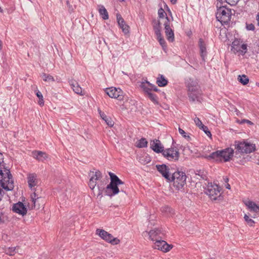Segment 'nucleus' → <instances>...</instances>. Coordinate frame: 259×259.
Listing matches in <instances>:
<instances>
[{
    "mask_svg": "<svg viewBox=\"0 0 259 259\" xmlns=\"http://www.w3.org/2000/svg\"><path fill=\"white\" fill-rule=\"evenodd\" d=\"M186 176L185 172L177 171L172 174L168 181H173L174 186L178 190L182 189L186 184Z\"/></svg>",
    "mask_w": 259,
    "mask_h": 259,
    "instance_id": "20e7f679",
    "label": "nucleus"
},
{
    "mask_svg": "<svg viewBox=\"0 0 259 259\" xmlns=\"http://www.w3.org/2000/svg\"><path fill=\"white\" fill-rule=\"evenodd\" d=\"M200 129L202 130L207 135V136H208V137H211V133L209 131L208 127L205 126V125H203V126H202V127L200 128Z\"/></svg>",
    "mask_w": 259,
    "mask_h": 259,
    "instance_id": "c03bdc74",
    "label": "nucleus"
},
{
    "mask_svg": "<svg viewBox=\"0 0 259 259\" xmlns=\"http://www.w3.org/2000/svg\"><path fill=\"white\" fill-rule=\"evenodd\" d=\"M238 81L243 85L247 84L249 82L248 77L245 75H238Z\"/></svg>",
    "mask_w": 259,
    "mask_h": 259,
    "instance_id": "473e14b6",
    "label": "nucleus"
},
{
    "mask_svg": "<svg viewBox=\"0 0 259 259\" xmlns=\"http://www.w3.org/2000/svg\"><path fill=\"white\" fill-rule=\"evenodd\" d=\"M31 198L32 200V202H33V206L32 207L34 208H37L38 209L39 208V205L37 206L36 202L38 201L39 199L41 198V197L38 196V195L34 192L31 195Z\"/></svg>",
    "mask_w": 259,
    "mask_h": 259,
    "instance_id": "bb28decb",
    "label": "nucleus"
},
{
    "mask_svg": "<svg viewBox=\"0 0 259 259\" xmlns=\"http://www.w3.org/2000/svg\"><path fill=\"white\" fill-rule=\"evenodd\" d=\"M220 188L219 186L211 183H208L206 189L205 193L213 200H221L222 196L220 194Z\"/></svg>",
    "mask_w": 259,
    "mask_h": 259,
    "instance_id": "423d86ee",
    "label": "nucleus"
},
{
    "mask_svg": "<svg viewBox=\"0 0 259 259\" xmlns=\"http://www.w3.org/2000/svg\"><path fill=\"white\" fill-rule=\"evenodd\" d=\"M120 189H121V192H124V193H125V190H124V188H122V187H121V188H120Z\"/></svg>",
    "mask_w": 259,
    "mask_h": 259,
    "instance_id": "bf43d9fd",
    "label": "nucleus"
},
{
    "mask_svg": "<svg viewBox=\"0 0 259 259\" xmlns=\"http://www.w3.org/2000/svg\"><path fill=\"white\" fill-rule=\"evenodd\" d=\"M99 12L100 15L102 16V17L104 20H107L108 19L109 16L108 12L103 6H100Z\"/></svg>",
    "mask_w": 259,
    "mask_h": 259,
    "instance_id": "c756f323",
    "label": "nucleus"
},
{
    "mask_svg": "<svg viewBox=\"0 0 259 259\" xmlns=\"http://www.w3.org/2000/svg\"><path fill=\"white\" fill-rule=\"evenodd\" d=\"M221 150H218L215 152H212L209 156H208L207 158L209 159H214L217 161H221L222 157H221Z\"/></svg>",
    "mask_w": 259,
    "mask_h": 259,
    "instance_id": "393cba45",
    "label": "nucleus"
},
{
    "mask_svg": "<svg viewBox=\"0 0 259 259\" xmlns=\"http://www.w3.org/2000/svg\"><path fill=\"white\" fill-rule=\"evenodd\" d=\"M36 96L39 99V98H42L43 96L41 94V93L39 91H37L36 94Z\"/></svg>",
    "mask_w": 259,
    "mask_h": 259,
    "instance_id": "8fccbe9b",
    "label": "nucleus"
},
{
    "mask_svg": "<svg viewBox=\"0 0 259 259\" xmlns=\"http://www.w3.org/2000/svg\"><path fill=\"white\" fill-rule=\"evenodd\" d=\"M200 95V91L196 92L195 93L194 92H188V97L190 101L192 102L195 101L199 97V96Z\"/></svg>",
    "mask_w": 259,
    "mask_h": 259,
    "instance_id": "2f4dec72",
    "label": "nucleus"
},
{
    "mask_svg": "<svg viewBox=\"0 0 259 259\" xmlns=\"http://www.w3.org/2000/svg\"><path fill=\"white\" fill-rule=\"evenodd\" d=\"M196 175L200 177L201 179L202 180H206V175L205 174V172L203 170H197L195 171Z\"/></svg>",
    "mask_w": 259,
    "mask_h": 259,
    "instance_id": "e433bc0d",
    "label": "nucleus"
},
{
    "mask_svg": "<svg viewBox=\"0 0 259 259\" xmlns=\"http://www.w3.org/2000/svg\"><path fill=\"white\" fill-rule=\"evenodd\" d=\"M153 247L155 249L160 250L164 252H166L172 248V245L167 244L166 242L160 239L155 241Z\"/></svg>",
    "mask_w": 259,
    "mask_h": 259,
    "instance_id": "9d476101",
    "label": "nucleus"
},
{
    "mask_svg": "<svg viewBox=\"0 0 259 259\" xmlns=\"http://www.w3.org/2000/svg\"><path fill=\"white\" fill-rule=\"evenodd\" d=\"M101 117L103 119L106 124L110 127H112L114 125V121L110 117H107L106 114L102 112L100 110L98 109Z\"/></svg>",
    "mask_w": 259,
    "mask_h": 259,
    "instance_id": "b1692460",
    "label": "nucleus"
},
{
    "mask_svg": "<svg viewBox=\"0 0 259 259\" xmlns=\"http://www.w3.org/2000/svg\"><path fill=\"white\" fill-rule=\"evenodd\" d=\"M232 49L231 50L233 51L235 53L236 52H239L240 51V41L238 39L235 40L232 43Z\"/></svg>",
    "mask_w": 259,
    "mask_h": 259,
    "instance_id": "c85d7f7f",
    "label": "nucleus"
},
{
    "mask_svg": "<svg viewBox=\"0 0 259 259\" xmlns=\"http://www.w3.org/2000/svg\"><path fill=\"white\" fill-rule=\"evenodd\" d=\"M151 148L156 153H162L164 151V147L159 140L155 139L150 142Z\"/></svg>",
    "mask_w": 259,
    "mask_h": 259,
    "instance_id": "dca6fc26",
    "label": "nucleus"
},
{
    "mask_svg": "<svg viewBox=\"0 0 259 259\" xmlns=\"http://www.w3.org/2000/svg\"><path fill=\"white\" fill-rule=\"evenodd\" d=\"M3 12V9L0 7V12L2 13Z\"/></svg>",
    "mask_w": 259,
    "mask_h": 259,
    "instance_id": "680f3d73",
    "label": "nucleus"
},
{
    "mask_svg": "<svg viewBox=\"0 0 259 259\" xmlns=\"http://www.w3.org/2000/svg\"><path fill=\"white\" fill-rule=\"evenodd\" d=\"M157 39H158L160 45L162 46L163 49L166 47V42L162 36V34H160L159 35H156Z\"/></svg>",
    "mask_w": 259,
    "mask_h": 259,
    "instance_id": "c9c22d12",
    "label": "nucleus"
},
{
    "mask_svg": "<svg viewBox=\"0 0 259 259\" xmlns=\"http://www.w3.org/2000/svg\"><path fill=\"white\" fill-rule=\"evenodd\" d=\"M252 218H255V215H253V216H252Z\"/></svg>",
    "mask_w": 259,
    "mask_h": 259,
    "instance_id": "69168bd1",
    "label": "nucleus"
},
{
    "mask_svg": "<svg viewBox=\"0 0 259 259\" xmlns=\"http://www.w3.org/2000/svg\"><path fill=\"white\" fill-rule=\"evenodd\" d=\"M0 184L7 191H11L14 189V182L9 170L5 169L3 171L0 169Z\"/></svg>",
    "mask_w": 259,
    "mask_h": 259,
    "instance_id": "f03ea898",
    "label": "nucleus"
},
{
    "mask_svg": "<svg viewBox=\"0 0 259 259\" xmlns=\"http://www.w3.org/2000/svg\"><path fill=\"white\" fill-rule=\"evenodd\" d=\"M170 21L169 18L168 17H166V21L164 23V26L167 39L170 42H172L175 39L174 32L170 27Z\"/></svg>",
    "mask_w": 259,
    "mask_h": 259,
    "instance_id": "9b49d317",
    "label": "nucleus"
},
{
    "mask_svg": "<svg viewBox=\"0 0 259 259\" xmlns=\"http://www.w3.org/2000/svg\"><path fill=\"white\" fill-rule=\"evenodd\" d=\"M148 142L144 138L141 139L137 143V147L139 148H144L147 146Z\"/></svg>",
    "mask_w": 259,
    "mask_h": 259,
    "instance_id": "72a5a7b5",
    "label": "nucleus"
},
{
    "mask_svg": "<svg viewBox=\"0 0 259 259\" xmlns=\"http://www.w3.org/2000/svg\"><path fill=\"white\" fill-rule=\"evenodd\" d=\"M158 17L160 19L165 18L166 17H167L166 13L165 12L164 10L162 8H160L158 11Z\"/></svg>",
    "mask_w": 259,
    "mask_h": 259,
    "instance_id": "58836bf2",
    "label": "nucleus"
},
{
    "mask_svg": "<svg viewBox=\"0 0 259 259\" xmlns=\"http://www.w3.org/2000/svg\"><path fill=\"white\" fill-rule=\"evenodd\" d=\"M236 153L241 154H249L256 150L255 145L246 141H235L234 143Z\"/></svg>",
    "mask_w": 259,
    "mask_h": 259,
    "instance_id": "7ed1b4c3",
    "label": "nucleus"
},
{
    "mask_svg": "<svg viewBox=\"0 0 259 259\" xmlns=\"http://www.w3.org/2000/svg\"><path fill=\"white\" fill-rule=\"evenodd\" d=\"M97 259H102V258H101V257H98L97 258Z\"/></svg>",
    "mask_w": 259,
    "mask_h": 259,
    "instance_id": "0e129e2a",
    "label": "nucleus"
},
{
    "mask_svg": "<svg viewBox=\"0 0 259 259\" xmlns=\"http://www.w3.org/2000/svg\"><path fill=\"white\" fill-rule=\"evenodd\" d=\"M151 83L148 81L142 82L140 85V87L144 90L146 94L151 92L150 85Z\"/></svg>",
    "mask_w": 259,
    "mask_h": 259,
    "instance_id": "7c9ffc66",
    "label": "nucleus"
},
{
    "mask_svg": "<svg viewBox=\"0 0 259 259\" xmlns=\"http://www.w3.org/2000/svg\"><path fill=\"white\" fill-rule=\"evenodd\" d=\"M256 20L257 21V24L259 26V12L257 13L256 16Z\"/></svg>",
    "mask_w": 259,
    "mask_h": 259,
    "instance_id": "864d4df0",
    "label": "nucleus"
},
{
    "mask_svg": "<svg viewBox=\"0 0 259 259\" xmlns=\"http://www.w3.org/2000/svg\"><path fill=\"white\" fill-rule=\"evenodd\" d=\"M226 188L228 189H230V185L228 183H227V184L226 185Z\"/></svg>",
    "mask_w": 259,
    "mask_h": 259,
    "instance_id": "4d7b16f0",
    "label": "nucleus"
},
{
    "mask_svg": "<svg viewBox=\"0 0 259 259\" xmlns=\"http://www.w3.org/2000/svg\"><path fill=\"white\" fill-rule=\"evenodd\" d=\"M92 174L89 181V185L92 190H94L97 185L96 181L102 177V174L99 170H97L95 172L93 171Z\"/></svg>",
    "mask_w": 259,
    "mask_h": 259,
    "instance_id": "ddd939ff",
    "label": "nucleus"
},
{
    "mask_svg": "<svg viewBox=\"0 0 259 259\" xmlns=\"http://www.w3.org/2000/svg\"><path fill=\"white\" fill-rule=\"evenodd\" d=\"M179 132L180 134L183 136V137L185 138L190 139V136H187L186 133L185 132V131L180 127L179 128Z\"/></svg>",
    "mask_w": 259,
    "mask_h": 259,
    "instance_id": "49530a36",
    "label": "nucleus"
},
{
    "mask_svg": "<svg viewBox=\"0 0 259 259\" xmlns=\"http://www.w3.org/2000/svg\"><path fill=\"white\" fill-rule=\"evenodd\" d=\"M117 20L120 28L124 34L129 33L130 27L125 24L124 20L119 14L117 15Z\"/></svg>",
    "mask_w": 259,
    "mask_h": 259,
    "instance_id": "a211bd4d",
    "label": "nucleus"
},
{
    "mask_svg": "<svg viewBox=\"0 0 259 259\" xmlns=\"http://www.w3.org/2000/svg\"><path fill=\"white\" fill-rule=\"evenodd\" d=\"M105 91L110 98L117 99L119 101L123 100V93L120 88L111 87L106 89Z\"/></svg>",
    "mask_w": 259,
    "mask_h": 259,
    "instance_id": "6e6552de",
    "label": "nucleus"
},
{
    "mask_svg": "<svg viewBox=\"0 0 259 259\" xmlns=\"http://www.w3.org/2000/svg\"><path fill=\"white\" fill-rule=\"evenodd\" d=\"M194 121L195 123L197 126H198L200 128L202 127V126H203L204 124H202L201 121L200 120V119L197 117H196L194 119Z\"/></svg>",
    "mask_w": 259,
    "mask_h": 259,
    "instance_id": "37998d69",
    "label": "nucleus"
},
{
    "mask_svg": "<svg viewBox=\"0 0 259 259\" xmlns=\"http://www.w3.org/2000/svg\"><path fill=\"white\" fill-rule=\"evenodd\" d=\"M170 1L172 4H176L177 0H170Z\"/></svg>",
    "mask_w": 259,
    "mask_h": 259,
    "instance_id": "13d9d810",
    "label": "nucleus"
},
{
    "mask_svg": "<svg viewBox=\"0 0 259 259\" xmlns=\"http://www.w3.org/2000/svg\"><path fill=\"white\" fill-rule=\"evenodd\" d=\"M35 158H36L37 160L39 161H44V160L48 158L47 154L45 152L38 151L35 152Z\"/></svg>",
    "mask_w": 259,
    "mask_h": 259,
    "instance_id": "cd10ccee",
    "label": "nucleus"
},
{
    "mask_svg": "<svg viewBox=\"0 0 259 259\" xmlns=\"http://www.w3.org/2000/svg\"><path fill=\"white\" fill-rule=\"evenodd\" d=\"M38 104L40 106H42L44 104L43 98H39L38 101Z\"/></svg>",
    "mask_w": 259,
    "mask_h": 259,
    "instance_id": "3c124183",
    "label": "nucleus"
},
{
    "mask_svg": "<svg viewBox=\"0 0 259 259\" xmlns=\"http://www.w3.org/2000/svg\"><path fill=\"white\" fill-rule=\"evenodd\" d=\"M244 204L247 207L249 210L251 212L255 213L259 212V205L251 200H246L244 201Z\"/></svg>",
    "mask_w": 259,
    "mask_h": 259,
    "instance_id": "aec40b11",
    "label": "nucleus"
},
{
    "mask_svg": "<svg viewBox=\"0 0 259 259\" xmlns=\"http://www.w3.org/2000/svg\"><path fill=\"white\" fill-rule=\"evenodd\" d=\"M152 23L153 30L156 35L161 34V26L160 21L154 19L153 20Z\"/></svg>",
    "mask_w": 259,
    "mask_h": 259,
    "instance_id": "5701e85b",
    "label": "nucleus"
},
{
    "mask_svg": "<svg viewBox=\"0 0 259 259\" xmlns=\"http://www.w3.org/2000/svg\"><path fill=\"white\" fill-rule=\"evenodd\" d=\"M109 175L110 178V183L106 187H105V184L103 183L98 184V195H102L104 190H105L106 194L109 196L111 197L115 195L120 191L118 186L124 184V182L114 174L109 172Z\"/></svg>",
    "mask_w": 259,
    "mask_h": 259,
    "instance_id": "f257e3e1",
    "label": "nucleus"
},
{
    "mask_svg": "<svg viewBox=\"0 0 259 259\" xmlns=\"http://www.w3.org/2000/svg\"><path fill=\"white\" fill-rule=\"evenodd\" d=\"M199 47L200 51V55L203 60H204L206 56L207 52L206 45L202 38L199 39Z\"/></svg>",
    "mask_w": 259,
    "mask_h": 259,
    "instance_id": "4be33fe9",
    "label": "nucleus"
},
{
    "mask_svg": "<svg viewBox=\"0 0 259 259\" xmlns=\"http://www.w3.org/2000/svg\"><path fill=\"white\" fill-rule=\"evenodd\" d=\"M148 98L154 103L158 104V99L156 95L150 92L146 94Z\"/></svg>",
    "mask_w": 259,
    "mask_h": 259,
    "instance_id": "f704fd0d",
    "label": "nucleus"
},
{
    "mask_svg": "<svg viewBox=\"0 0 259 259\" xmlns=\"http://www.w3.org/2000/svg\"><path fill=\"white\" fill-rule=\"evenodd\" d=\"M2 41L1 40H0V49H1L2 48Z\"/></svg>",
    "mask_w": 259,
    "mask_h": 259,
    "instance_id": "052dcab7",
    "label": "nucleus"
},
{
    "mask_svg": "<svg viewBox=\"0 0 259 259\" xmlns=\"http://www.w3.org/2000/svg\"><path fill=\"white\" fill-rule=\"evenodd\" d=\"M156 83L159 87H165L167 85L168 81L163 75H159L157 78Z\"/></svg>",
    "mask_w": 259,
    "mask_h": 259,
    "instance_id": "a878e982",
    "label": "nucleus"
},
{
    "mask_svg": "<svg viewBox=\"0 0 259 259\" xmlns=\"http://www.w3.org/2000/svg\"><path fill=\"white\" fill-rule=\"evenodd\" d=\"M187 84L188 88H189V87H190L191 86L198 85V83L196 81V80H195L193 79H192V78H189L187 81Z\"/></svg>",
    "mask_w": 259,
    "mask_h": 259,
    "instance_id": "ea45409f",
    "label": "nucleus"
},
{
    "mask_svg": "<svg viewBox=\"0 0 259 259\" xmlns=\"http://www.w3.org/2000/svg\"><path fill=\"white\" fill-rule=\"evenodd\" d=\"M2 155V154L1 153H0V156H1Z\"/></svg>",
    "mask_w": 259,
    "mask_h": 259,
    "instance_id": "338daca9",
    "label": "nucleus"
},
{
    "mask_svg": "<svg viewBox=\"0 0 259 259\" xmlns=\"http://www.w3.org/2000/svg\"><path fill=\"white\" fill-rule=\"evenodd\" d=\"M150 239L152 241H155L159 239H162L164 236V233L161 232V230L158 229H155L151 230L149 232Z\"/></svg>",
    "mask_w": 259,
    "mask_h": 259,
    "instance_id": "2eb2a0df",
    "label": "nucleus"
},
{
    "mask_svg": "<svg viewBox=\"0 0 259 259\" xmlns=\"http://www.w3.org/2000/svg\"><path fill=\"white\" fill-rule=\"evenodd\" d=\"M246 29L248 30H254L255 29V27H254V25L252 23L246 24Z\"/></svg>",
    "mask_w": 259,
    "mask_h": 259,
    "instance_id": "de8ad7c7",
    "label": "nucleus"
},
{
    "mask_svg": "<svg viewBox=\"0 0 259 259\" xmlns=\"http://www.w3.org/2000/svg\"><path fill=\"white\" fill-rule=\"evenodd\" d=\"M223 179H224V181H225L226 183H228V181H229V179H228L227 177H224Z\"/></svg>",
    "mask_w": 259,
    "mask_h": 259,
    "instance_id": "5fc2aeb1",
    "label": "nucleus"
},
{
    "mask_svg": "<svg viewBox=\"0 0 259 259\" xmlns=\"http://www.w3.org/2000/svg\"><path fill=\"white\" fill-rule=\"evenodd\" d=\"M232 12L231 9L225 6H221L217 10L216 18L223 25L226 24L231 20Z\"/></svg>",
    "mask_w": 259,
    "mask_h": 259,
    "instance_id": "39448f33",
    "label": "nucleus"
},
{
    "mask_svg": "<svg viewBox=\"0 0 259 259\" xmlns=\"http://www.w3.org/2000/svg\"><path fill=\"white\" fill-rule=\"evenodd\" d=\"M150 161V160L149 159V158H148V160L147 161L146 163H148Z\"/></svg>",
    "mask_w": 259,
    "mask_h": 259,
    "instance_id": "e2e57ef3",
    "label": "nucleus"
},
{
    "mask_svg": "<svg viewBox=\"0 0 259 259\" xmlns=\"http://www.w3.org/2000/svg\"><path fill=\"white\" fill-rule=\"evenodd\" d=\"M156 167L165 179L167 181L169 180L171 172L169 171V168L167 166L162 164L161 165H156Z\"/></svg>",
    "mask_w": 259,
    "mask_h": 259,
    "instance_id": "f8f14e48",
    "label": "nucleus"
},
{
    "mask_svg": "<svg viewBox=\"0 0 259 259\" xmlns=\"http://www.w3.org/2000/svg\"><path fill=\"white\" fill-rule=\"evenodd\" d=\"M42 77L45 81H54V77L50 74L44 73Z\"/></svg>",
    "mask_w": 259,
    "mask_h": 259,
    "instance_id": "4c0bfd02",
    "label": "nucleus"
},
{
    "mask_svg": "<svg viewBox=\"0 0 259 259\" xmlns=\"http://www.w3.org/2000/svg\"><path fill=\"white\" fill-rule=\"evenodd\" d=\"M222 160L224 161H228L233 157L234 149L231 148H227L224 150H221Z\"/></svg>",
    "mask_w": 259,
    "mask_h": 259,
    "instance_id": "f3484780",
    "label": "nucleus"
},
{
    "mask_svg": "<svg viewBox=\"0 0 259 259\" xmlns=\"http://www.w3.org/2000/svg\"><path fill=\"white\" fill-rule=\"evenodd\" d=\"M188 89V92H194L195 93L196 92L200 91H199V87L198 85L191 86Z\"/></svg>",
    "mask_w": 259,
    "mask_h": 259,
    "instance_id": "79ce46f5",
    "label": "nucleus"
},
{
    "mask_svg": "<svg viewBox=\"0 0 259 259\" xmlns=\"http://www.w3.org/2000/svg\"><path fill=\"white\" fill-rule=\"evenodd\" d=\"M69 83L73 91L77 94L82 95V88L79 86L78 82L74 80H71L69 81Z\"/></svg>",
    "mask_w": 259,
    "mask_h": 259,
    "instance_id": "412c9836",
    "label": "nucleus"
},
{
    "mask_svg": "<svg viewBox=\"0 0 259 259\" xmlns=\"http://www.w3.org/2000/svg\"><path fill=\"white\" fill-rule=\"evenodd\" d=\"M244 218L249 226H252L254 224V222L251 219H250L247 214H245Z\"/></svg>",
    "mask_w": 259,
    "mask_h": 259,
    "instance_id": "a19ab883",
    "label": "nucleus"
},
{
    "mask_svg": "<svg viewBox=\"0 0 259 259\" xmlns=\"http://www.w3.org/2000/svg\"><path fill=\"white\" fill-rule=\"evenodd\" d=\"M243 122H246V123H247L248 124H249L250 125H253V122H252L251 121H250L249 120H247V119H244L243 120Z\"/></svg>",
    "mask_w": 259,
    "mask_h": 259,
    "instance_id": "603ef678",
    "label": "nucleus"
},
{
    "mask_svg": "<svg viewBox=\"0 0 259 259\" xmlns=\"http://www.w3.org/2000/svg\"><path fill=\"white\" fill-rule=\"evenodd\" d=\"M163 156L170 161L178 160L180 154L179 151L175 148H170L164 150L162 152Z\"/></svg>",
    "mask_w": 259,
    "mask_h": 259,
    "instance_id": "1a4fd4ad",
    "label": "nucleus"
},
{
    "mask_svg": "<svg viewBox=\"0 0 259 259\" xmlns=\"http://www.w3.org/2000/svg\"><path fill=\"white\" fill-rule=\"evenodd\" d=\"M150 85V89H151V91H154L155 92H158L159 91L158 89L157 88V87L156 85L152 84L151 83Z\"/></svg>",
    "mask_w": 259,
    "mask_h": 259,
    "instance_id": "09e8293b",
    "label": "nucleus"
},
{
    "mask_svg": "<svg viewBox=\"0 0 259 259\" xmlns=\"http://www.w3.org/2000/svg\"><path fill=\"white\" fill-rule=\"evenodd\" d=\"M166 8H167V9L168 11L169 12V13L170 15H171V12H170V10L169 9V8H168V7H167L166 5ZM171 20H173V18H172V17H171Z\"/></svg>",
    "mask_w": 259,
    "mask_h": 259,
    "instance_id": "6e6d98bb",
    "label": "nucleus"
},
{
    "mask_svg": "<svg viewBox=\"0 0 259 259\" xmlns=\"http://www.w3.org/2000/svg\"><path fill=\"white\" fill-rule=\"evenodd\" d=\"M96 234H98L102 239L112 245H116L120 242V240L117 238L114 237L111 234L104 230L97 229Z\"/></svg>",
    "mask_w": 259,
    "mask_h": 259,
    "instance_id": "0eeeda50",
    "label": "nucleus"
},
{
    "mask_svg": "<svg viewBox=\"0 0 259 259\" xmlns=\"http://www.w3.org/2000/svg\"><path fill=\"white\" fill-rule=\"evenodd\" d=\"M240 52H241L242 54H245L246 52V50H247L246 45L245 44L240 45Z\"/></svg>",
    "mask_w": 259,
    "mask_h": 259,
    "instance_id": "a18cd8bd",
    "label": "nucleus"
},
{
    "mask_svg": "<svg viewBox=\"0 0 259 259\" xmlns=\"http://www.w3.org/2000/svg\"><path fill=\"white\" fill-rule=\"evenodd\" d=\"M27 182L29 187L31 189L37 185L38 181L36 175L35 173L29 174L27 176Z\"/></svg>",
    "mask_w": 259,
    "mask_h": 259,
    "instance_id": "6ab92c4d",
    "label": "nucleus"
},
{
    "mask_svg": "<svg viewBox=\"0 0 259 259\" xmlns=\"http://www.w3.org/2000/svg\"><path fill=\"white\" fill-rule=\"evenodd\" d=\"M12 210L14 212L22 215L26 214L27 211L25 206L21 202L14 204L13 206Z\"/></svg>",
    "mask_w": 259,
    "mask_h": 259,
    "instance_id": "4468645a",
    "label": "nucleus"
},
{
    "mask_svg": "<svg viewBox=\"0 0 259 259\" xmlns=\"http://www.w3.org/2000/svg\"><path fill=\"white\" fill-rule=\"evenodd\" d=\"M142 163H143L144 164H145V163L144 162H141Z\"/></svg>",
    "mask_w": 259,
    "mask_h": 259,
    "instance_id": "774afa93",
    "label": "nucleus"
}]
</instances>
